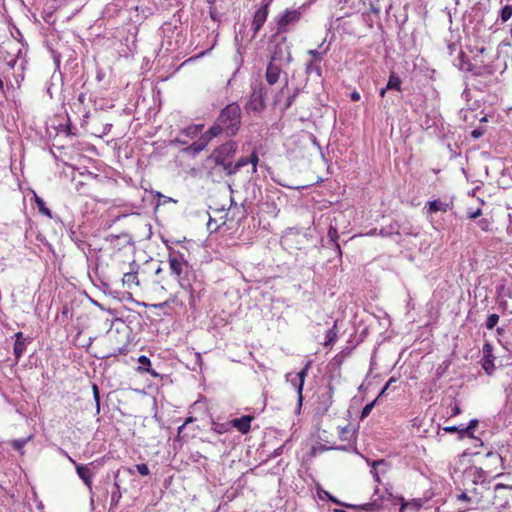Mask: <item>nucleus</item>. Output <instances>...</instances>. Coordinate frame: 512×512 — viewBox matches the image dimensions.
I'll return each instance as SVG.
<instances>
[{
    "mask_svg": "<svg viewBox=\"0 0 512 512\" xmlns=\"http://www.w3.org/2000/svg\"><path fill=\"white\" fill-rule=\"evenodd\" d=\"M122 283L128 289H131L133 286H138L139 280L137 277V273L136 272L124 273V275L122 277Z\"/></svg>",
    "mask_w": 512,
    "mask_h": 512,
    "instance_id": "nucleus-18",
    "label": "nucleus"
},
{
    "mask_svg": "<svg viewBox=\"0 0 512 512\" xmlns=\"http://www.w3.org/2000/svg\"><path fill=\"white\" fill-rule=\"evenodd\" d=\"M464 120L470 126H476V120L479 121V124L489 122V119L492 121L496 118L494 114H486L483 111H480V117H478L477 112L474 109H463L462 111Z\"/></svg>",
    "mask_w": 512,
    "mask_h": 512,
    "instance_id": "nucleus-8",
    "label": "nucleus"
},
{
    "mask_svg": "<svg viewBox=\"0 0 512 512\" xmlns=\"http://www.w3.org/2000/svg\"><path fill=\"white\" fill-rule=\"evenodd\" d=\"M337 512H345V511H337Z\"/></svg>",
    "mask_w": 512,
    "mask_h": 512,
    "instance_id": "nucleus-59",
    "label": "nucleus"
},
{
    "mask_svg": "<svg viewBox=\"0 0 512 512\" xmlns=\"http://www.w3.org/2000/svg\"><path fill=\"white\" fill-rule=\"evenodd\" d=\"M492 222L488 218H482L477 222V225L480 227V229L484 232H488L491 229Z\"/></svg>",
    "mask_w": 512,
    "mask_h": 512,
    "instance_id": "nucleus-29",
    "label": "nucleus"
},
{
    "mask_svg": "<svg viewBox=\"0 0 512 512\" xmlns=\"http://www.w3.org/2000/svg\"><path fill=\"white\" fill-rule=\"evenodd\" d=\"M293 99H294V96H291V97L288 98L287 103L285 105L286 109L289 108L292 105Z\"/></svg>",
    "mask_w": 512,
    "mask_h": 512,
    "instance_id": "nucleus-48",
    "label": "nucleus"
},
{
    "mask_svg": "<svg viewBox=\"0 0 512 512\" xmlns=\"http://www.w3.org/2000/svg\"><path fill=\"white\" fill-rule=\"evenodd\" d=\"M213 429H214V431H216L217 433H220V434L227 431V428L224 424H214Z\"/></svg>",
    "mask_w": 512,
    "mask_h": 512,
    "instance_id": "nucleus-39",
    "label": "nucleus"
},
{
    "mask_svg": "<svg viewBox=\"0 0 512 512\" xmlns=\"http://www.w3.org/2000/svg\"><path fill=\"white\" fill-rule=\"evenodd\" d=\"M272 2H273V0H262V3H261L260 7H266V10L269 11V7H270Z\"/></svg>",
    "mask_w": 512,
    "mask_h": 512,
    "instance_id": "nucleus-47",
    "label": "nucleus"
},
{
    "mask_svg": "<svg viewBox=\"0 0 512 512\" xmlns=\"http://www.w3.org/2000/svg\"><path fill=\"white\" fill-rule=\"evenodd\" d=\"M511 17H512V6L505 5L500 12L501 21L507 22Z\"/></svg>",
    "mask_w": 512,
    "mask_h": 512,
    "instance_id": "nucleus-26",
    "label": "nucleus"
},
{
    "mask_svg": "<svg viewBox=\"0 0 512 512\" xmlns=\"http://www.w3.org/2000/svg\"><path fill=\"white\" fill-rule=\"evenodd\" d=\"M328 237L330 238L331 241L336 242V240L338 238V232L335 227L330 226V228L328 230Z\"/></svg>",
    "mask_w": 512,
    "mask_h": 512,
    "instance_id": "nucleus-36",
    "label": "nucleus"
},
{
    "mask_svg": "<svg viewBox=\"0 0 512 512\" xmlns=\"http://www.w3.org/2000/svg\"><path fill=\"white\" fill-rule=\"evenodd\" d=\"M114 488L111 494V507H116L121 499L120 486L117 482L114 483Z\"/></svg>",
    "mask_w": 512,
    "mask_h": 512,
    "instance_id": "nucleus-23",
    "label": "nucleus"
},
{
    "mask_svg": "<svg viewBox=\"0 0 512 512\" xmlns=\"http://www.w3.org/2000/svg\"><path fill=\"white\" fill-rule=\"evenodd\" d=\"M190 131H192V133H193V134H196V133L198 132V130H196V129H193V130H184V132H190Z\"/></svg>",
    "mask_w": 512,
    "mask_h": 512,
    "instance_id": "nucleus-54",
    "label": "nucleus"
},
{
    "mask_svg": "<svg viewBox=\"0 0 512 512\" xmlns=\"http://www.w3.org/2000/svg\"><path fill=\"white\" fill-rule=\"evenodd\" d=\"M350 98L352 101L354 102H357L361 99V96H360V93L357 92V91H353L351 94H350Z\"/></svg>",
    "mask_w": 512,
    "mask_h": 512,
    "instance_id": "nucleus-44",
    "label": "nucleus"
},
{
    "mask_svg": "<svg viewBox=\"0 0 512 512\" xmlns=\"http://www.w3.org/2000/svg\"><path fill=\"white\" fill-rule=\"evenodd\" d=\"M253 417L249 415L242 416L241 418H236L230 421L234 428H236L242 434H246L250 430V424Z\"/></svg>",
    "mask_w": 512,
    "mask_h": 512,
    "instance_id": "nucleus-14",
    "label": "nucleus"
},
{
    "mask_svg": "<svg viewBox=\"0 0 512 512\" xmlns=\"http://www.w3.org/2000/svg\"><path fill=\"white\" fill-rule=\"evenodd\" d=\"M376 401H377V399H375L374 401H372L364 406V408L362 409V412H361V418H365L371 413L372 409L375 406Z\"/></svg>",
    "mask_w": 512,
    "mask_h": 512,
    "instance_id": "nucleus-31",
    "label": "nucleus"
},
{
    "mask_svg": "<svg viewBox=\"0 0 512 512\" xmlns=\"http://www.w3.org/2000/svg\"><path fill=\"white\" fill-rule=\"evenodd\" d=\"M370 506H373V505H372V504H366V505H365V508H366V507H370Z\"/></svg>",
    "mask_w": 512,
    "mask_h": 512,
    "instance_id": "nucleus-58",
    "label": "nucleus"
},
{
    "mask_svg": "<svg viewBox=\"0 0 512 512\" xmlns=\"http://www.w3.org/2000/svg\"><path fill=\"white\" fill-rule=\"evenodd\" d=\"M458 414H460V408L457 403H454L451 405L450 416H456Z\"/></svg>",
    "mask_w": 512,
    "mask_h": 512,
    "instance_id": "nucleus-43",
    "label": "nucleus"
},
{
    "mask_svg": "<svg viewBox=\"0 0 512 512\" xmlns=\"http://www.w3.org/2000/svg\"><path fill=\"white\" fill-rule=\"evenodd\" d=\"M26 350V339L23 337L22 332H17L15 334V343H14V355L18 360Z\"/></svg>",
    "mask_w": 512,
    "mask_h": 512,
    "instance_id": "nucleus-16",
    "label": "nucleus"
},
{
    "mask_svg": "<svg viewBox=\"0 0 512 512\" xmlns=\"http://www.w3.org/2000/svg\"><path fill=\"white\" fill-rule=\"evenodd\" d=\"M216 130H206L204 134H202L199 140L193 142L189 145L188 150L193 153L201 152L208 144V142L217 136Z\"/></svg>",
    "mask_w": 512,
    "mask_h": 512,
    "instance_id": "nucleus-12",
    "label": "nucleus"
},
{
    "mask_svg": "<svg viewBox=\"0 0 512 512\" xmlns=\"http://www.w3.org/2000/svg\"><path fill=\"white\" fill-rule=\"evenodd\" d=\"M284 65L285 64L268 62L265 71V79L270 86L275 85L279 81Z\"/></svg>",
    "mask_w": 512,
    "mask_h": 512,
    "instance_id": "nucleus-11",
    "label": "nucleus"
},
{
    "mask_svg": "<svg viewBox=\"0 0 512 512\" xmlns=\"http://www.w3.org/2000/svg\"><path fill=\"white\" fill-rule=\"evenodd\" d=\"M326 51L320 52L317 49H311L308 51V54L312 57V60H323V56Z\"/></svg>",
    "mask_w": 512,
    "mask_h": 512,
    "instance_id": "nucleus-32",
    "label": "nucleus"
},
{
    "mask_svg": "<svg viewBox=\"0 0 512 512\" xmlns=\"http://www.w3.org/2000/svg\"><path fill=\"white\" fill-rule=\"evenodd\" d=\"M401 79L400 77L395 73V72H392L389 76V79H388V82H387V85H386V89H389V90H396V91H401Z\"/></svg>",
    "mask_w": 512,
    "mask_h": 512,
    "instance_id": "nucleus-20",
    "label": "nucleus"
},
{
    "mask_svg": "<svg viewBox=\"0 0 512 512\" xmlns=\"http://www.w3.org/2000/svg\"><path fill=\"white\" fill-rule=\"evenodd\" d=\"M478 421L476 419H473L470 421L469 425L467 427L461 428V436L469 434V431L476 426Z\"/></svg>",
    "mask_w": 512,
    "mask_h": 512,
    "instance_id": "nucleus-35",
    "label": "nucleus"
},
{
    "mask_svg": "<svg viewBox=\"0 0 512 512\" xmlns=\"http://www.w3.org/2000/svg\"><path fill=\"white\" fill-rule=\"evenodd\" d=\"M61 132H63L66 136L75 135L74 133H72V130L64 129L61 130Z\"/></svg>",
    "mask_w": 512,
    "mask_h": 512,
    "instance_id": "nucleus-50",
    "label": "nucleus"
},
{
    "mask_svg": "<svg viewBox=\"0 0 512 512\" xmlns=\"http://www.w3.org/2000/svg\"><path fill=\"white\" fill-rule=\"evenodd\" d=\"M387 90H388V89H386V87H385V88H383V89H381V91H380V96H381V97H384V96H385V93H386V91H387Z\"/></svg>",
    "mask_w": 512,
    "mask_h": 512,
    "instance_id": "nucleus-51",
    "label": "nucleus"
},
{
    "mask_svg": "<svg viewBox=\"0 0 512 512\" xmlns=\"http://www.w3.org/2000/svg\"><path fill=\"white\" fill-rule=\"evenodd\" d=\"M321 60H310L307 64H306V68H305V71L307 74H316L317 76H321L322 75V67H321Z\"/></svg>",
    "mask_w": 512,
    "mask_h": 512,
    "instance_id": "nucleus-19",
    "label": "nucleus"
},
{
    "mask_svg": "<svg viewBox=\"0 0 512 512\" xmlns=\"http://www.w3.org/2000/svg\"><path fill=\"white\" fill-rule=\"evenodd\" d=\"M336 338H337V331H336V324H334L333 327L331 329H329L326 333L324 345L325 346L331 345L332 343L335 342Z\"/></svg>",
    "mask_w": 512,
    "mask_h": 512,
    "instance_id": "nucleus-24",
    "label": "nucleus"
},
{
    "mask_svg": "<svg viewBox=\"0 0 512 512\" xmlns=\"http://www.w3.org/2000/svg\"><path fill=\"white\" fill-rule=\"evenodd\" d=\"M136 470L142 476H147L150 473L148 466L146 464H144V463L137 464L136 465Z\"/></svg>",
    "mask_w": 512,
    "mask_h": 512,
    "instance_id": "nucleus-34",
    "label": "nucleus"
},
{
    "mask_svg": "<svg viewBox=\"0 0 512 512\" xmlns=\"http://www.w3.org/2000/svg\"><path fill=\"white\" fill-rule=\"evenodd\" d=\"M208 4L214 5L216 0H205Z\"/></svg>",
    "mask_w": 512,
    "mask_h": 512,
    "instance_id": "nucleus-52",
    "label": "nucleus"
},
{
    "mask_svg": "<svg viewBox=\"0 0 512 512\" xmlns=\"http://www.w3.org/2000/svg\"><path fill=\"white\" fill-rule=\"evenodd\" d=\"M499 321V315L490 314L486 320V328L491 330L493 329Z\"/></svg>",
    "mask_w": 512,
    "mask_h": 512,
    "instance_id": "nucleus-27",
    "label": "nucleus"
},
{
    "mask_svg": "<svg viewBox=\"0 0 512 512\" xmlns=\"http://www.w3.org/2000/svg\"><path fill=\"white\" fill-rule=\"evenodd\" d=\"M423 502L421 499H414L409 502H403L400 512H419Z\"/></svg>",
    "mask_w": 512,
    "mask_h": 512,
    "instance_id": "nucleus-17",
    "label": "nucleus"
},
{
    "mask_svg": "<svg viewBox=\"0 0 512 512\" xmlns=\"http://www.w3.org/2000/svg\"><path fill=\"white\" fill-rule=\"evenodd\" d=\"M386 465V462L385 460H377V461H374L372 463V470H371V473L373 474V477L375 478V480L377 482H379V475H378V472H377V467L379 466H385Z\"/></svg>",
    "mask_w": 512,
    "mask_h": 512,
    "instance_id": "nucleus-28",
    "label": "nucleus"
},
{
    "mask_svg": "<svg viewBox=\"0 0 512 512\" xmlns=\"http://www.w3.org/2000/svg\"><path fill=\"white\" fill-rule=\"evenodd\" d=\"M138 362L143 368L149 367L151 365L150 359L144 355L139 357Z\"/></svg>",
    "mask_w": 512,
    "mask_h": 512,
    "instance_id": "nucleus-37",
    "label": "nucleus"
},
{
    "mask_svg": "<svg viewBox=\"0 0 512 512\" xmlns=\"http://www.w3.org/2000/svg\"><path fill=\"white\" fill-rule=\"evenodd\" d=\"M68 459L70 462H72L75 465L76 472L79 476V478L85 483V485L88 487L89 491H92V478L93 473L88 465H81L77 464L70 456H68Z\"/></svg>",
    "mask_w": 512,
    "mask_h": 512,
    "instance_id": "nucleus-13",
    "label": "nucleus"
},
{
    "mask_svg": "<svg viewBox=\"0 0 512 512\" xmlns=\"http://www.w3.org/2000/svg\"><path fill=\"white\" fill-rule=\"evenodd\" d=\"M310 363H307L305 367L298 373H287L285 375L286 381L297 391L298 409H301L303 402V386L305 378L308 374Z\"/></svg>",
    "mask_w": 512,
    "mask_h": 512,
    "instance_id": "nucleus-6",
    "label": "nucleus"
},
{
    "mask_svg": "<svg viewBox=\"0 0 512 512\" xmlns=\"http://www.w3.org/2000/svg\"><path fill=\"white\" fill-rule=\"evenodd\" d=\"M258 156L255 152H253L250 157H247V158H240L234 165V170H229V174H233L235 173L237 170H239L240 168L248 165L249 163H251L253 165V171L255 172L256 171V166H257V163H258Z\"/></svg>",
    "mask_w": 512,
    "mask_h": 512,
    "instance_id": "nucleus-15",
    "label": "nucleus"
},
{
    "mask_svg": "<svg viewBox=\"0 0 512 512\" xmlns=\"http://www.w3.org/2000/svg\"><path fill=\"white\" fill-rule=\"evenodd\" d=\"M168 262L171 274L174 275L182 285L184 275L188 269V262L185 259L184 254L171 249L168 254Z\"/></svg>",
    "mask_w": 512,
    "mask_h": 512,
    "instance_id": "nucleus-4",
    "label": "nucleus"
},
{
    "mask_svg": "<svg viewBox=\"0 0 512 512\" xmlns=\"http://www.w3.org/2000/svg\"><path fill=\"white\" fill-rule=\"evenodd\" d=\"M477 474H479L478 468L469 467L464 471L463 477L464 479L472 480V482L475 484L476 481L473 478H475Z\"/></svg>",
    "mask_w": 512,
    "mask_h": 512,
    "instance_id": "nucleus-25",
    "label": "nucleus"
},
{
    "mask_svg": "<svg viewBox=\"0 0 512 512\" xmlns=\"http://www.w3.org/2000/svg\"><path fill=\"white\" fill-rule=\"evenodd\" d=\"M457 500L470 502L471 497L468 496L467 492L464 491L457 495Z\"/></svg>",
    "mask_w": 512,
    "mask_h": 512,
    "instance_id": "nucleus-42",
    "label": "nucleus"
},
{
    "mask_svg": "<svg viewBox=\"0 0 512 512\" xmlns=\"http://www.w3.org/2000/svg\"><path fill=\"white\" fill-rule=\"evenodd\" d=\"M33 438V435H30L26 438H21V439H16V440H12L10 442V444L12 445V447L17 450V451H20L21 454H23V451L22 449L24 448V446L29 442L31 441Z\"/></svg>",
    "mask_w": 512,
    "mask_h": 512,
    "instance_id": "nucleus-21",
    "label": "nucleus"
},
{
    "mask_svg": "<svg viewBox=\"0 0 512 512\" xmlns=\"http://www.w3.org/2000/svg\"><path fill=\"white\" fill-rule=\"evenodd\" d=\"M92 390H93L94 400L96 402V409H97V412H99L100 411V395H99L98 386L96 384H93Z\"/></svg>",
    "mask_w": 512,
    "mask_h": 512,
    "instance_id": "nucleus-33",
    "label": "nucleus"
},
{
    "mask_svg": "<svg viewBox=\"0 0 512 512\" xmlns=\"http://www.w3.org/2000/svg\"><path fill=\"white\" fill-rule=\"evenodd\" d=\"M453 206V203L451 201H445L441 199H435L432 201H429L426 204V212L427 215L432 216L433 214H436L438 212L446 213L451 207Z\"/></svg>",
    "mask_w": 512,
    "mask_h": 512,
    "instance_id": "nucleus-10",
    "label": "nucleus"
},
{
    "mask_svg": "<svg viewBox=\"0 0 512 512\" xmlns=\"http://www.w3.org/2000/svg\"><path fill=\"white\" fill-rule=\"evenodd\" d=\"M241 108L233 102L223 108L212 128H239L241 124Z\"/></svg>",
    "mask_w": 512,
    "mask_h": 512,
    "instance_id": "nucleus-2",
    "label": "nucleus"
},
{
    "mask_svg": "<svg viewBox=\"0 0 512 512\" xmlns=\"http://www.w3.org/2000/svg\"><path fill=\"white\" fill-rule=\"evenodd\" d=\"M392 381H393V379H390V380L388 381V383L384 386V388L382 389V391H381V393H380V395H379V396H381L382 394H384V393H385V391L388 389V387H389V385H390V383H391Z\"/></svg>",
    "mask_w": 512,
    "mask_h": 512,
    "instance_id": "nucleus-49",
    "label": "nucleus"
},
{
    "mask_svg": "<svg viewBox=\"0 0 512 512\" xmlns=\"http://www.w3.org/2000/svg\"><path fill=\"white\" fill-rule=\"evenodd\" d=\"M221 166H223L224 170L229 174V170H234V166H232V164L229 162L227 163L226 161H224V164H220Z\"/></svg>",
    "mask_w": 512,
    "mask_h": 512,
    "instance_id": "nucleus-46",
    "label": "nucleus"
},
{
    "mask_svg": "<svg viewBox=\"0 0 512 512\" xmlns=\"http://www.w3.org/2000/svg\"><path fill=\"white\" fill-rule=\"evenodd\" d=\"M269 62L278 64H290L292 60L290 47L287 44L286 36H279L273 34L270 38Z\"/></svg>",
    "mask_w": 512,
    "mask_h": 512,
    "instance_id": "nucleus-1",
    "label": "nucleus"
},
{
    "mask_svg": "<svg viewBox=\"0 0 512 512\" xmlns=\"http://www.w3.org/2000/svg\"><path fill=\"white\" fill-rule=\"evenodd\" d=\"M483 132L484 130H472L471 135L473 138L477 139L483 136Z\"/></svg>",
    "mask_w": 512,
    "mask_h": 512,
    "instance_id": "nucleus-45",
    "label": "nucleus"
},
{
    "mask_svg": "<svg viewBox=\"0 0 512 512\" xmlns=\"http://www.w3.org/2000/svg\"><path fill=\"white\" fill-rule=\"evenodd\" d=\"M33 195H34V199H35V202L39 208V211L48 216V217H51V211L46 207L45 205V202L43 201L42 198H40L35 192H33Z\"/></svg>",
    "mask_w": 512,
    "mask_h": 512,
    "instance_id": "nucleus-22",
    "label": "nucleus"
},
{
    "mask_svg": "<svg viewBox=\"0 0 512 512\" xmlns=\"http://www.w3.org/2000/svg\"><path fill=\"white\" fill-rule=\"evenodd\" d=\"M193 128H195V129L203 128V125H202V124H196V125H194V127H193Z\"/></svg>",
    "mask_w": 512,
    "mask_h": 512,
    "instance_id": "nucleus-53",
    "label": "nucleus"
},
{
    "mask_svg": "<svg viewBox=\"0 0 512 512\" xmlns=\"http://www.w3.org/2000/svg\"><path fill=\"white\" fill-rule=\"evenodd\" d=\"M145 370L148 371V373H151V370L148 369V367L144 368Z\"/></svg>",
    "mask_w": 512,
    "mask_h": 512,
    "instance_id": "nucleus-57",
    "label": "nucleus"
},
{
    "mask_svg": "<svg viewBox=\"0 0 512 512\" xmlns=\"http://www.w3.org/2000/svg\"><path fill=\"white\" fill-rule=\"evenodd\" d=\"M245 112L259 117L266 109L265 90L262 84L252 86V90L244 105Z\"/></svg>",
    "mask_w": 512,
    "mask_h": 512,
    "instance_id": "nucleus-3",
    "label": "nucleus"
},
{
    "mask_svg": "<svg viewBox=\"0 0 512 512\" xmlns=\"http://www.w3.org/2000/svg\"><path fill=\"white\" fill-rule=\"evenodd\" d=\"M193 421H194V418H193V417H188V418L185 420V422H184V423H183V424L178 428V434H179V435H181V434L184 432L185 427H186L189 423H191V422H193Z\"/></svg>",
    "mask_w": 512,
    "mask_h": 512,
    "instance_id": "nucleus-38",
    "label": "nucleus"
},
{
    "mask_svg": "<svg viewBox=\"0 0 512 512\" xmlns=\"http://www.w3.org/2000/svg\"><path fill=\"white\" fill-rule=\"evenodd\" d=\"M236 150H237L236 143L232 142V141H228V142L224 143L222 146H220L219 148H217L213 152L211 157L214 159L216 164H224V161H226L227 159L232 157L233 154L236 152Z\"/></svg>",
    "mask_w": 512,
    "mask_h": 512,
    "instance_id": "nucleus-7",
    "label": "nucleus"
},
{
    "mask_svg": "<svg viewBox=\"0 0 512 512\" xmlns=\"http://www.w3.org/2000/svg\"><path fill=\"white\" fill-rule=\"evenodd\" d=\"M4 88V83L3 81L0 79V90H2Z\"/></svg>",
    "mask_w": 512,
    "mask_h": 512,
    "instance_id": "nucleus-55",
    "label": "nucleus"
},
{
    "mask_svg": "<svg viewBox=\"0 0 512 512\" xmlns=\"http://www.w3.org/2000/svg\"><path fill=\"white\" fill-rule=\"evenodd\" d=\"M443 430L449 433L458 432L461 435V428L457 426H446Z\"/></svg>",
    "mask_w": 512,
    "mask_h": 512,
    "instance_id": "nucleus-41",
    "label": "nucleus"
},
{
    "mask_svg": "<svg viewBox=\"0 0 512 512\" xmlns=\"http://www.w3.org/2000/svg\"><path fill=\"white\" fill-rule=\"evenodd\" d=\"M268 15H269V11L266 10V7H259L255 11V13L253 15L252 23H251L252 30H253V35H252L253 39L257 36L259 31L262 29L263 25L265 24V22L267 20Z\"/></svg>",
    "mask_w": 512,
    "mask_h": 512,
    "instance_id": "nucleus-9",
    "label": "nucleus"
},
{
    "mask_svg": "<svg viewBox=\"0 0 512 512\" xmlns=\"http://www.w3.org/2000/svg\"><path fill=\"white\" fill-rule=\"evenodd\" d=\"M482 214V210L481 209H476L475 211H468V217L470 219H476L478 218L480 215Z\"/></svg>",
    "mask_w": 512,
    "mask_h": 512,
    "instance_id": "nucleus-40",
    "label": "nucleus"
},
{
    "mask_svg": "<svg viewBox=\"0 0 512 512\" xmlns=\"http://www.w3.org/2000/svg\"><path fill=\"white\" fill-rule=\"evenodd\" d=\"M497 331H498V333H501L502 329L501 328H497Z\"/></svg>",
    "mask_w": 512,
    "mask_h": 512,
    "instance_id": "nucleus-56",
    "label": "nucleus"
},
{
    "mask_svg": "<svg viewBox=\"0 0 512 512\" xmlns=\"http://www.w3.org/2000/svg\"><path fill=\"white\" fill-rule=\"evenodd\" d=\"M301 19V12L298 9H286L282 14L276 17V32L275 35L282 36L289 31L290 25H295Z\"/></svg>",
    "mask_w": 512,
    "mask_h": 512,
    "instance_id": "nucleus-5",
    "label": "nucleus"
},
{
    "mask_svg": "<svg viewBox=\"0 0 512 512\" xmlns=\"http://www.w3.org/2000/svg\"><path fill=\"white\" fill-rule=\"evenodd\" d=\"M483 369L488 374H492V371L494 370V363L490 358H485L482 363Z\"/></svg>",
    "mask_w": 512,
    "mask_h": 512,
    "instance_id": "nucleus-30",
    "label": "nucleus"
}]
</instances>
